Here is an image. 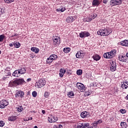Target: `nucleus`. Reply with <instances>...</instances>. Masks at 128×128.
<instances>
[{
  "label": "nucleus",
  "instance_id": "1",
  "mask_svg": "<svg viewBox=\"0 0 128 128\" xmlns=\"http://www.w3.org/2000/svg\"><path fill=\"white\" fill-rule=\"evenodd\" d=\"M26 84V81L23 78H16L10 82L9 86L10 88H16L18 86H22Z\"/></svg>",
  "mask_w": 128,
  "mask_h": 128
},
{
  "label": "nucleus",
  "instance_id": "2",
  "mask_svg": "<svg viewBox=\"0 0 128 128\" xmlns=\"http://www.w3.org/2000/svg\"><path fill=\"white\" fill-rule=\"evenodd\" d=\"M112 32V30L108 28H102L100 30L98 31L97 34L98 36H109Z\"/></svg>",
  "mask_w": 128,
  "mask_h": 128
},
{
  "label": "nucleus",
  "instance_id": "3",
  "mask_svg": "<svg viewBox=\"0 0 128 128\" xmlns=\"http://www.w3.org/2000/svg\"><path fill=\"white\" fill-rule=\"evenodd\" d=\"M116 50H112L110 52L104 53V58L110 59L112 58L114 56H116Z\"/></svg>",
  "mask_w": 128,
  "mask_h": 128
},
{
  "label": "nucleus",
  "instance_id": "4",
  "mask_svg": "<svg viewBox=\"0 0 128 128\" xmlns=\"http://www.w3.org/2000/svg\"><path fill=\"white\" fill-rule=\"evenodd\" d=\"M46 80L44 79H40L38 82H36V86H38V88H42V86H46Z\"/></svg>",
  "mask_w": 128,
  "mask_h": 128
},
{
  "label": "nucleus",
  "instance_id": "5",
  "mask_svg": "<svg viewBox=\"0 0 128 128\" xmlns=\"http://www.w3.org/2000/svg\"><path fill=\"white\" fill-rule=\"evenodd\" d=\"M122 2V0H110V6H118Z\"/></svg>",
  "mask_w": 128,
  "mask_h": 128
},
{
  "label": "nucleus",
  "instance_id": "6",
  "mask_svg": "<svg viewBox=\"0 0 128 128\" xmlns=\"http://www.w3.org/2000/svg\"><path fill=\"white\" fill-rule=\"evenodd\" d=\"M24 92L22 90H19L15 94L16 98H24Z\"/></svg>",
  "mask_w": 128,
  "mask_h": 128
},
{
  "label": "nucleus",
  "instance_id": "7",
  "mask_svg": "<svg viewBox=\"0 0 128 128\" xmlns=\"http://www.w3.org/2000/svg\"><path fill=\"white\" fill-rule=\"evenodd\" d=\"M7 106H8V102L6 100H3L0 102V108H4Z\"/></svg>",
  "mask_w": 128,
  "mask_h": 128
},
{
  "label": "nucleus",
  "instance_id": "8",
  "mask_svg": "<svg viewBox=\"0 0 128 128\" xmlns=\"http://www.w3.org/2000/svg\"><path fill=\"white\" fill-rule=\"evenodd\" d=\"M76 86L78 88V90H80V92H84L86 90V87L84 86V85L82 83L78 82L76 84Z\"/></svg>",
  "mask_w": 128,
  "mask_h": 128
},
{
  "label": "nucleus",
  "instance_id": "9",
  "mask_svg": "<svg viewBox=\"0 0 128 128\" xmlns=\"http://www.w3.org/2000/svg\"><path fill=\"white\" fill-rule=\"evenodd\" d=\"M52 40L54 46H58L60 44V39L58 37H54Z\"/></svg>",
  "mask_w": 128,
  "mask_h": 128
},
{
  "label": "nucleus",
  "instance_id": "10",
  "mask_svg": "<svg viewBox=\"0 0 128 128\" xmlns=\"http://www.w3.org/2000/svg\"><path fill=\"white\" fill-rule=\"evenodd\" d=\"M90 34L88 32H82L80 33V38H86L88 36H90Z\"/></svg>",
  "mask_w": 128,
  "mask_h": 128
},
{
  "label": "nucleus",
  "instance_id": "11",
  "mask_svg": "<svg viewBox=\"0 0 128 128\" xmlns=\"http://www.w3.org/2000/svg\"><path fill=\"white\" fill-rule=\"evenodd\" d=\"M110 70L111 72H115L116 70V62L112 61L111 62V66H110Z\"/></svg>",
  "mask_w": 128,
  "mask_h": 128
},
{
  "label": "nucleus",
  "instance_id": "12",
  "mask_svg": "<svg viewBox=\"0 0 128 128\" xmlns=\"http://www.w3.org/2000/svg\"><path fill=\"white\" fill-rule=\"evenodd\" d=\"M76 56L77 58H82L84 56V53L82 50H80L76 54Z\"/></svg>",
  "mask_w": 128,
  "mask_h": 128
},
{
  "label": "nucleus",
  "instance_id": "13",
  "mask_svg": "<svg viewBox=\"0 0 128 128\" xmlns=\"http://www.w3.org/2000/svg\"><path fill=\"white\" fill-rule=\"evenodd\" d=\"M58 120V118H56L54 116H51L50 117H48V122H50V123L56 122Z\"/></svg>",
  "mask_w": 128,
  "mask_h": 128
},
{
  "label": "nucleus",
  "instance_id": "14",
  "mask_svg": "<svg viewBox=\"0 0 128 128\" xmlns=\"http://www.w3.org/2000/svg\"><path fill=\"white\" fill-rule=\"evenodd\" d=\"M80 116L82 118H90V112H81Z\"/></svg>",
  "mask_w": 128,
  "mask_h": 128
},
{
  "label": "nucleus",
  "instance_id": "15",
  "mask_svg": "<svg viewBox=\"0 0 128 128\" xmlns=\"http://www.w3.org/2000/svg\"><path fill=\"white\" fill-rule=\"evenodd\" d=\"M118 60H119L120 62H126V56H118Z\"/></svg>",
  "mask_w": 128,
  "mask_h": 128
},
{
  "label": "nucleus",
  "instance_id": "16",
  "mask_svg": "<svg viewBox=\"0 0 128 128\" xmlns=\"http://www.w3.org/2000/svg\"><path fill=\"white\" fill-rule=\"evenodd\" d=\"M102 120L100 119L98 120L94 121L92 124L94 128H98V125L100 124H102Z\"/></svg>",
  "mask_w": 128,
  "mask_h": 128
},
{
  "label": "nucleus",
  "instance_id": "17",
  "mask_svg": "<svg viewBox=\"0 0 128 128\" xmlns=\"http://www.w3.org/2000/svg\"><path fill=\"white\" fill-rule=\"evenodd\" d=\"M20 74H21L18 70H17L14 71L12 75L13 76H15L16 78H18V76H20Z\"/></svg>",
  "mask_w": 128,
  "mask_h": 128
},
{
  "label": "nucleus",
  "instance_id": "18",
  "mask_svg": "<svg viewBox=\"0 0 128 128\" xmlns=\"http://www.w3.org/2000/svg\"><path fill=\"white\" fill-rule=\"evenodd\" d=\"M76 20V18L72 16L68 17L66 22L69 24L70 22H72Z\"/></svg>",
  "mask_w": 128,
  "mask_h": 128
},
{
  "label": "nucleus",
  "instance_id": "19",
  "mask_svg": "<svg viewBox=\"0 0 128 128\" xmlns=\"http://www.w3.org/2000/svg\"><path fill=\"white\" fill-rule=\"evenodd\" d=\"M66 69L64 68H60V74H59V76H60V78H63L64 74H66Z\"/></svg>",
  "mask_w": 128,
  "mask_h": 128
},
{
  "label": "nucleus",
  "instance_id": "20",
  "mask_svg": "<svg viewBox=\"0 0 128 128\" xmlns=\"http://www.w3.org/2000/svg\"><path fill=\"white\" fill-rule=\"evenodd\" d=\"M92 4L93 6H98L100 4V2L98 0H94L92 2Z\"/></svg>",
  "mask_w": 128,
  "mask_h": 128
},
{
  "label": "nucleus",
  "instance_id": "21",
  "mask_svg": "<svg viewBox=\"0 0 128 128\" xmlns=\"http://www.w3.org/2000/svg\"><path fill=\"white\" fill-rule=\"evenodd\" d=\"M92 58L94 60L98 62V60H100V55L96 54L92 56Z\"/></svg>",
  "mask_w": 128,
  "mask_h": 128
},
{
  "label": "nucleus",
  "instance_id": "22",
  "mask_svg": "<svg viewBox=\"0 0 128 128\" xmlns=\"http://www.w3.org/2000/svg\"><path fill=\"white\" fill-rule=\"evenodd\" d=\"M96 16H98V15L96 14H94L91 16V18H87L86 21L91 22L92 20H94V18H96Z\"/></svg>",
  "mask_w": 128,
  "mask_h": 128
},
{
  "label": "nucleus",
  "instance_id": "23",
  "mask_svg": "<svg viewBox=\"0 0 128 128\" xmlns=\"http://www.w3.org/2000/svg\"><path fill=\"white\" fill-rule=\"evenodd\" d=\"M120 44L121 46H128V40H124L120 42Z\"/></svg>",
  "mask_w": 128,
  "mask_h": 128
},
{
  "label": "nucleus",
  "instance_id": "24",
  "mask_svg": "<svg viewBox=\"0 0 128 128\" xmlns=\"http://www.w3.org/2000/svg\"><path fill=\"white\" fill-rule=\"evenodd\" d=\"M18 70L20 72V74H26V68H24L18 69Z\"/></svg>",
  "mask_w": 128,
  "mask_h": 128
},
{
  "label": "nucleus",
  "instance_id": "25",
  "mask_svg": "<svg viewBox=\"0 0 128 128\" xmlns=\"http://www.w3.org/2000/svg\"><path fill=\"white\" fill-rule=\"evenodd\" d=\"M66 10V8H64V6H60V8H58L56 10V11L58 12H64Z\"/></svg>",
  "mask_w": 128,
  "mask_h": 128
},
{
  "label": "nucleus",
  "instance_id": "26",
  "mask_svg": "<svg viewBox=\"0 0 128 128\" xmlns=\"http://www.w3.org/2000/svg\"><path fill=\"white\" fill-rule=\"evenodd\" d=\"M31 50L35 52V54H38L40 52V49L32 47L31 48Z\"/></svg>",
  "mask_w": 128,
  "mask_h": 128
},
{
  "label": "nucleus",
  "instance_id": "27",
  "mask_svg": "<svg viewBox=\"0 0 128 128\" xmlns=\"http://www.w3.org/2000/svg\"><path fill=\"white\" fill-rule=\"evenodd\" d=\"M50 58L51 59V60H56V58H58V56L56 54H53L50 55Z\"/></svg>",
  "mask_w": 128,
  "mask_h": 128
},
{
  "label": "nucleus",
  "instance_id": "28",
  "mask_svg": "<svg viewBox=\"0 0 128 128\" xmlns=\"http://www.w3.org/2000/svg\"><path fill=\"white\" fill-rule=\"evenodd\" d=\"M16 120V116H11L8 118V120L10 122H14Z\"/></svg>",
  "mask_w": 128,
  "mask_h": 128
},
{
  "label": "nucleus",
  "instance_id": "29",
  "mask_svg": "<svg viewBox=\"0 0 128 128\" xmlns=\"http://www.w3.org/2000/svg\"><path fill=\"white\" fill-rule=\"evenodd\" d=\"M13 44H14V46H15V48H20V44L17 42H14Z\"/></svg>",
  "mask_w": 128,
  "mask_h": 128
},
{
  "label": "nucleus",
  "instance_id": "30",
  "mask_svg": "<svg viewBox=\"0 0 128 128\" xmlns=\"http://www.w3.org/2000/svg\"><path fill=\"white\" fill-rule=\"evenodd\" d=\"M120 126L122 128H128V124L126 122H122L120 123Z\"/></svg>",
  "mask_w": 128,
  "mask_h": 128
},
{
  "label": "nucleus",
  "instance_id": "31",
  "mask_svg": "<svg viewBox=\"0 0 128 128\" xmlns=\"http://www.w3.org/2000/svg\"><path fill=\"white\" fill-rule=\"evenodd\" d=\"M63 51L64 52H65V54H68V52H70V48H64L63 50Z\"/></svg>",
  "mask_w": 128,
  "mask_h": 128
},
{
  "label": "nucleus",
  "instance_id": "32",
  "mask_svg": "<svg viewBox=\"0 0 128 128\" xmlns=\"http://www.w3.org/2000/svg\"><path fill=\"white\" fill-rule=\"evenodd\" d=\"M68 98H72V96H74V92L70 91V92H68Z\"/></svg>",
  "mask_w": 128,
  "mask_h": 128
},
{
  "label": "nucleus",
  "instance_id": "33",
  "mask_svg": "<svg viewBox=\"0 0 128 128\" xmlns=\"http://www.w3.org/2000/svg\"><path fill=\"white\" fill-rule=\"evenodd\" d=\"M76 74L78 76H82V70H77Z\"/></svg>",
  "mask_w": 128,
  "mask_h": 128
},
{
  "label": "nucleus",
  "instance_id": "34",
  "mask_svg": "<svg viewBox=\"0 0 128 128\" xmlns=\"http://www.w3.org/2000/svg\"><path fill=\"white\" fill-rule=\"evenodd\" d=\"M89 126V123H83L82 128H88Z\"/></svg>",
  "mask_w": 128,
  "mask_h": 128
},
{
  "label": "nucleus",
  "instance_id": "35",
  "mask_svg": "<svg viewBox=\"0 0 128 128\" xmlns=\"http://www.w3.org/2000/svg\"><path fill=\"white\" fill-rule=\"evenodd\" d=\"M32 96L33 98H36V96H38V92H36V91H34L32 92Z\"/></svg>",
  "mask_w": 128,
  "mask_h": 128
},
{
  "label": "nucleus",
  "instance_id": "36",
  "mask_svg": "<svg viewBox=\"0 0 128 128\" xmlns=\"http://www.w3.org/2000/svg\"><path fill=\"white\" fill-rule=\"evenodd\" d=\"M53 128H62V124L54 125V126Z\"/></svg>",
  "mask_w": 128,
  "mask_h": 128
},
{
  "label": "nucleus",
  "instance_id": "37",
  "mask_svg": "<svg viewBox=\"0 0 128 128\" xmlns=\"http://www.w3.org/2000/svg\"><path fill=\"white\" fill-rule=\"evenodd\" d=\"M18 110L19 112H22L24 110V108H22V106L18 107Z\"/></svg>",
  "mask_w": 128,
  "mask_h": 128
},
{
  "label": "nucleus",
  "instance_id": "38",
  "mask_svg": "<svg viewBox=\"0 0 128 128\" xmlns=\"http://www.w3.org/2000/svg\"><path fill=\"white\" fill-rule=\"evenodd\" d=\"M52 60L50 58H48L46 60V62L47 64H52Z\"/></svg>",
  "mask_w": 128,
  "mask_h": 128
},
{
  "label": "nucleus",
  "instance_id": "39",
  "mask_svg": "<svg viewBox=\"0 0 128 128\" xmlns=\"http://www.w3.org/2000/svg\"><path fill=\"white\" fill-rule=\"evenodd\" d=\"M5 2H6V4H10V2H13L14 1V0H4Z\"/></svg>",
  "mask_w": 128,
  "mask_h": 128
},
{
  "label": "nucleus",
  "instance_id": "40",
  "mask_svg": "<svg viewBox=\"0 0 128 128\" xmlns=\"http://www.w3.org/2000/svg\"><path fill=\"white\" fill-rule=\"evenodd\" d=\"M121 86L122 88H125V89H126L128 88V85H126V84H122Z\"/></svg>",
  "mask_w": 128,
  "mask_h": 128
},
{
  "label": "nucleus",
  "instance_id": "41",
  "mask_svg": "<svg viewBox=\"0 0 128 128\" xmlns=\"http://www.w3.org/2000/svg\"><path fill=\"white\" fill-rule=\"evenodd\" d=\"M48 96H50V93L46 91L44 94V98H48Z\"/></svg>",
  "mask_w": 128,
  "mask_h": 128
},
{
  "label": "nucleus",
  "instance_id": "42",
  "mask_svg": "<svg viewBox=\"0 0 128 128\" xmlns=\"http://www.w3.org/2000/svg\"><path fill=\"white\" fill-rule=\"evenodd\" d=\"M4 36L0 35V42H2L4 40Z\"/></svg>",
  "mask_w": 128,
  "mask_h": 128
},
{
  "label": "nucleus",
  "instance_id": "43",
  "mask_svg": "<svg viewBox=\"0 0 128 128\" xmlns=\"http://www.w3.org/2000/svg\"><path fill=\"white\" fill-rule=\"evenodd\" d=\"M82 124H83V123H82V124L80 123V124H78L76 126L78 128H82Z\"/></svg>",
  "mask_w": 128,
  "mask_h": 128
},
{
  "label": "nucleus",
  "instance_id": "44",
  "mask_svg": "<svg viewBox=\"0 0 128 128\" xmlns=\"http://www.w3.org/2000/svg\"><path fill=\"white\" fill-rule=\"evenodd\" d=\"M4 126V121L0 122V126L2 127Z\"/></svg>",
  "mask_w": 128,
  "mask_h": 128
},
{
  "label": "nucleus",
  "instance_id": "45",
  "mask_svg": "<svg viewBox=\"0 0 128 128\" xmlns=\"http://www.w3.org/2000/svg\"><path fill=\"white\" fill-rule=\"evenodd\" d=\"M120 112L122 114H126V110H124V109H121V110H120Z\"/></svg>",
  "mask_w": 128,
  "mask_h": 128
},
{
  "label": "nucleus",
  "instance_id": "46",
  "mask_svg": "<svg viewBox=\"0 0 128 128\" xmlns=\"http://www.w3.org/2000/svg\"><path fill=\"white\" fill-rule=\"evenodd\" d=\"M4 14V9L1 8L0 9V14Z\"/></svg>",
  "mask_w": 128,
  "mask_h": 128
},
{
  "label": "nucleus",
  "instance_id": "47",
  "mask_svg": "<svg viewBox=\"0 0 128 128\" xmlns=\"http://www.w3.org/2000/svg\"><path fill=\"white\" fill-rule=\"evenodd\" d=\"M30 58H34V54H31L30 55Z\"/></svg>",
  "mask_w": 128,
  "mask_h": 128
},
{
  "label": "nucleus",
  "instance_id": "48",
  "mask_svg": "<svg viewBox=\"0 0 128 128\" xmlns=\"http://www.w3.org/2000/svg\"><path fill=\"white\" fill-rule=\"evenodd\" d=\"M108 2V0H103V4H106Z\"/></svg>",
  "mask_w": 128,
  "mask_h": 128
},
{
  "label": "nucleus",
  "instance_id": "49",
  "mask_svg": "<svg viewBox=\"0 0 128 128\" xmlns=\"http://www.w3.org/2000/svg\"><path fill=\"white\" fill-rule=\"evenodd\" d=\"M30 80H32V78H29L27 79L26 82H30Z\"/></svg>",
  "mask_w": 128,
  "mask_h": 128
},
{
  "label": "nucleus",
  "instance_id": "50",
  "mask_svg": "<svg viewBox=\"0 0 128 128\" xmlns=\"http://www.w3.org/2000/svg\"><path fill=\"white\" fill-rule=\"evenodd\" d=\"M93 84H94V86H97L96 82H93Z\"/></svg>",
  "mask_w": 128,
  "mask_h": 128
},
{
  "label": "nucleus",
  "instance_id": "51",
  "mask_svg": "<svg viewBox=\"0 0 128 128\" xmlns=\"http://www.w3.org/2000/svg\"><path fill=\"white\" fill-rule=\"evenodd\" d=\"M27 96H30V91H28V92H27Z\"/></svg>",
  "mask_w": 128,
  "mask_h": 128
},
{
  "label": "nucleus",
  "instance_id": "52",
  "mask_svg": "<svg viewBox=\"0 0 128 128\" xmlns=\"http://www.w3.org/2000/svg\"><path fill=\"white\" fill-rule=\"evenodd\" d=\"M42 114H46V110H42Z\"/></svg>",
  "mask_w": 128,
  "mask_h": 128
},
{
  "label": "nucleus",
  "instance_id": "53",
  "mask_svg": "<svg viewBox=\"0 0 128 128\" xmlns=\"http://www.w3.org/2000/svg\"><path fill=\"white\" fill-rule=\"evenodd\" d=\"M32 120V117H30L28 118V120Z\"/></svg>",
  "mask_w": 128,
  "mask_h": 128
},
{
  "label": "nucleus",
  "instance_id": "54",
  "mask_svg": "<svg viewBox=\"0 0 128 128\" xmlns=\"http://www.w3.org/2000/svg\"><path fill=\"white\" fill-rule=\"evenodd\" d=\"M18 36V34H15L12 35V38H14V36Z\"/></svg>",
  "mask_w": 128,
  "mask_h": 128
},
{
  "label": "nucleus",
  "instance_id": "55",
  "mask_svg": "<svg viewBox=\"0 0 128 128\" xmlns=\"http://www.w3.org/2000/svg\"><path fill=\"white\" fill-rule=\"evenodd\" d=\"M9 46H14V43H12V44H9Z\"/></svg>",
  "mask_w": 128,
  "mask_h": 128
},
{
  "label": "nucleus",
  "instance_id": "56",
  "mask_svg": "<svg viewBox=\"0 0 128 128\" xmlns=\"http://www.w3.org/2000/svg\"><path fill=\"white\" fill-rule=\"evenodd\" d=\"M94 83H91L90 84V86H94Z\"/></svg>",
  "mask_w": 128,
  "mask_h": 128
},
{
  "label": "nucleus",
  "instance_id": "57",
  "mask_svg": "<svg viewBox=\"0 0 128 128\" xmlns=\"http://www.w3.org/2000/svg\"><path fill=\"white\" fill-rule=\"evenodd\" d=\"M87 128H94L89 125L88 126Z\"/></svg>",
  "mask_w": 128,
  "mask_h": 128
},
{
  "label": "nucleus",
  "instance_id": "58",
  "mask_svg": "<svg viewBox=\"0 0 128 128\" xmlns=\"http://www.w3.org/2000/svg\"><path fill=\"white\" fill-rule=\"evenodd\" d=\"M128 82L126 80V81L125 82H124L123 84H128Z\"/></svg>",
  "mask_w": 128,
  "mask_h": 128
},
{
  "label": "nucleus",
  "instance_id": "59",
  "mask_svg": "<svg viewBox=\"0 0 128 128\" xmlns=\"http://www.w3.org/2000/svg\"><path fill=\"white\" fill-rule=\"evenodd\" d=\"M126 100H128V94L126 97Z\"/></svg>",
  "mask_w": 128,
  "mask_h": 128
},
{
  "label": "nucleus",
  "instance_id": "60",
  "mask_svg": "<svg viewBox=\"0 0 128 128\" xmlns=\"http://www.w3.org/2000/svg\"><path fill=\"white\" fill-rule=\"evenodd\" d=\"M34 128H38V126H34Z\"/></svg>",
  "mask_w": 128,
  "mask_h": 128
},
{
  "label": "nucleus",
  "instance_id": "61",
  "mask_svg": "<svg viewBox=\"0 0 128 128\" xmlns=\"http://www.w3.org/2000/svg\"><path fill=\"white\" fill-rule=\"evenodd\" d=\"M126 108L128 109V104L126 106Z\"/></svg>",
  "mask_w": 128,
  "mask_h": 128
},
{
  "label": "nucleus",
  "instance_id": "62",
  "mask_svg": "<svg viewBox=\"0 0 128 128\" xmlns=\"http://www.w3.org/2000/svg\"><path fill=\"white\" fill-rule=\"evenodd\" d=\"M0 54H2V51L0 50Z\"/></svg>",
  "mask_w": 128,
  "mask_h": 128
},
{
  "label": "nucleus",
  "instance_id": "63",
  "mask_svg": "<svg viewBox=\"0 0 128 128\" xmlns=\"http://www.w3.org/2000/svg\"><path fill=\"white\" fill-rule=\"evenodd\" d=\"M127 122H128V119H127Z\"/></svg>",
  "mask_w": 128,
  "mask_h": 128
},
{
  "label": "nucleus",
  "instance_id": "64",
  "mask_svg": "<svg viewBox=\"0 0 128 128\" xmlns=\"http://www.w3.org/2000/svg\"><path fill=\"white\" fill-rule=\"evenodd\" d=\"M33 112H34V111H33Z\"/></svg>",
  "mask_w": 128,
  "mask_h": 128
}]
</instances>
